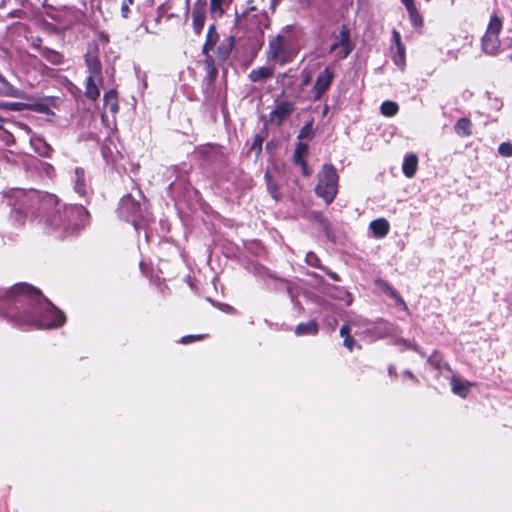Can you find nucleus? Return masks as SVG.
I'll return each mask as SVG.
<instances>
[{
    "instance_id": "a19ab883",
    "label": "nucleus",
    "mask_w": 512,
    "mask_h": 512,
    "mask_svg": "<svg viewBox=\"0 0 512 512\" xmlns=\"http://www.w3.org/2000/svg\"><path fill=\"white\" fill-rule=\"evenodd\" d=\"M312 121L305 123L298 134L299 139L311 138L312 137Z\"/></svg>"
},
{
    "instance_id": "f03ea898",
    "label": "nucleus",
    "mask_w": 512,
    "mask_h": 512,
    "mask_svg": "<svg viewBox=\"0 0 512 512\" xmlns=\"http://www.w3.org/2000/svg\"><path fill=\"white\" fill-rule=\"evenodd\" d=\"M0 316L23 330L56 329L66 322L65 314L40 290L26 283L0 289Z\"/></svg>"
},
{
    "instance_id": "680f3d73",
    "label": "nucleus",
    "mask_w": 512,
    "mask_h": 512,
    "mask_svg": "<svg viewBox=\"0 0 512 512\" xmlns=\"http://www.w3.org/2000/svg\"><path fill=\"white\" fill-rule=\"evenodd\" d=\"M388 372L390 375H396V369L393 365L389 366Z\"/></svg>"
},
{
    "instance_id": "bf43d9fd",
    "label": "nucleus",
    "mask_w": 512,
    "mask_h": 512,
    "mask_svg": "<svg viewBox=\"0 0 512 512\" xmlns=\"http://www.w3.org/2000/svg\"><path fill=\"white\" fill-rule=\"evenodd\" d=\"M403 374L405 376L409 377L410 379L414 380L415 382H418V380L416 379V377L414 376V374L410 370H405L403 372Z\"/></svg>"
},
{
    "instance_id": "72a5a7b5",
    "label": "nucleus",
    "mask_w": 512,
    "mask_h": 512,
    "mask_svg": "<svg viewBox=\"0 0 512 512\" xmlns=\"http://www.w3.org/2000/svg\"><path fill=\"white\" fill-rule=\"evenodd\" d=\"M409 19L414 28H421L423 26V18L417 8L407 11Z\"/></svg>"
},
{
    "instance_id": "a18cd8bd",
    "label": "nucleus",
    "mask_w": 512,
    "mask_h": 512,
    "mask_svg": "<svg viewBox=\"0 0 512 512\" xmlns=\"http://www.w3.org/2000/svg\"><path fill=\"white\" fill-rule=\"evenodd\" d=\"M30 108L33 111L39 112V113H47L50 109L49 106L45 103H35L30 106Z\"/></svg>"
},
{
    "instance_id": "f8f14e48",
    "label": "nucleus",
    "mask_w": 512,
    "mask_h": 512,
    "mask_svg": "<svg viewBox=\"0 0 512 512\" xmlns=\"http://www.w3.org/2000/svg\"><path fill=\"white\" fill-rule=\"evenodd\" d=\"M206 1L197 0L192 8V26L195 34L200 35L206 19Z\"/></svg>"
},
{
    "instance_id": "338daca9",
    "label": "nucleus",
    "mask_w": 512,
    "mask_h": 512,
    "mask_svg": "<svg viewBox=\"0 0 512 512\" xmlns=\"http://www.w3.org/2000/svg\"><path fill=\"white\" fill-rule=\"evenodd\" d=\"M255 142H256V143H259V145H262V142H261V141L259 142V140H258V139H255Z\"/></svg>"
},
{
    "instance_id": "a878e982",
    "label": "nucleus",
    "mask_w": 512,
    "mask_h": 512,
    "mask_svg": "<svg viewBox=\"0 0 512 512\" xmlns=\"http://www.w3.org/2000/svg\"><path fill=\"white\" fill-rule=\"evenodd\" d=\"M30 143L32 144V146L34 147L35 151L39 155L44 156V157H50L51 156V153H52L53 150H52L51 146L46 141H44L43 139H41L39 137L31 136L30 137Z\"/></svg>"
},
{
    "instance_id": "4468645a",
    "label": "nucleus",
    "mask_w": 512,
    "mask_h": 512,
    "mask_svg": "<svg viewBox=\"0 0 512 512\" xmlns=\"http://www.w3.org/2000/svg\"><path fill=\"white\" fill-rule=\"evenodd\" d=\"M309 146L307 143L298 142L296 144L294 154H293V162L296 166L301 168L302 175L308 177L311 175L312 171L309 169L307 162L305 160V156L308 154Z\"/></svg>"
},
{
    "instance_id": "4d7b16f0",
    "label": "nucleus",
    "mask_w": 512,
    "mask_h": 512,
    "mask_svg": "<svg viewBox=\"0 0 512 512\" xmlns=\"http://www.w3.org/2000/svg\"><path fill=\"white\" fill-rule=\"evenodd\" d=\"M401 3L405 6L407 11L416 8L414 0H401Z\"/></svg>"
},
{
    "instance_id": "ea45409f",
    "label": "nucleus",
    "mask_w": 512,
    "mask_h": 512,
    "mask_svg": "<svg viewBox=\"0 0 512 512\" xmlns=\"http://www.w3.org/2000/svg\"><path fill=\"white\" fill-rule=\"evenodd\" d=\"M498 153L503 157H512V143H501L498 147Z\"/></svg>"
},
{
    "instance_id": "c85d7f7f",
    "label": "nucleus",
    "mask_w": 512,
    "mask_h": 512,
    "mask_svg": "<svg viewBox=\"0 0 512 512\" xmlns=\"http://www.w3.org/2000/svg\"><path fill=\"white\" fill-rule=\"evenodd\" d=\"M95 76L89 75L86 79L85 95L90 100H97L100 96V90L95 82Z\"/></svg>"
},
{
    "instance_id": "774afa93",
    "label": "nucleus",
    "mask_w": 512,
    "mask_h": 512,
    "mask_svg": "<svg viewBox=\"0 0 512 512\" xmlns=\"http://www.w3.org/2000/svg\"><path fill=\"white\" fill-rule=\"evenodd\" d=\"M255 142H256V143H259V145H262V142H261V141L259 142V140H258V139H255Z\"/></svg>"
},
{
    "instance_id": "bb28decb",
    "label": "nucleus",
    "mask_w": 512,
    "mask_h": 512,
    "mask_svg": "<svg viewBox=\"0 0 512 512\" xmlns=\"http://www.w3.org/2000/svg\"><path fill=\"white\" fill-rule=\"evenodd\" d=\"M429 365H431L434 369L442 372L443 370H447L452 372L449 364L444 361L442 355L438 351H434L427 359Z\"/></svg>"
},
{
    "instance_id": "412c9836",
    "label": "nucleus",
    "mask_w": 512,
    "mask_h": 512,
    "mask_svg": "<svg viewBox=\"0 0 512 512\" xmlns=\"http://www.w3.org/2000/svg\"><path fill=\"white\" fill-rule=\"evenodd\" d=\"M274 75V68L271 66H262L252 69L248 75L251 82L265 81Z\"/></svg>"
},
{
    "instance_id": "4c0bfd02",
    "label": "nucleus",
    "mask_w": 512,
    "mask_h": 512,
    "mask_svg": "<svg viewBox=\"0 0 512 512\" xmlns=\"http://www.w3.org/2000/svg\"><path fill=\"white\" fill-rule=\"evenodd\" d=\"M393 60L397 66H404L405 48H404L403 44H399L396 46V52L394 54Z\"/></svg>"
},
{
    "instance_id": "79ce46f5",
    "label": "nucleus",
    "mask_w": 512,
    "mask_h": 512,
    "mask_svg": "<svg viewBox=\"0 0 512 512\" xmlns=\"http://www.w3.org/2000/svg\"><path fill=\"white\" fill-rule=\"evenodd\" d=\"M45 58L53 63V64H58L61 62L62 60V56L61 54H59L58 52L56 51H53V50H49L46 54H45Z\"/></svg>"
},
{
    "instance_id": "473e14b6",
    "label": "nucleus",
    "mask_w": 512,
    "mask_h": 512,
    "mask_svg": "<svg viewBox=\"0 0 512 512\" xmlns=\"http://www.w3.org/2000/svg\"><path fill=\"white\" fill-rule=\"evenodd\" d=\"M264 178H265V181H266V185H267V189L271 195V197L275 200H279L280 199V193H279V188H278V185L275 181H273L271 175L269 174V172H266L265 175H264Z\"/></svg>"
},
{
    "instance_id": "b1692460",
    "label": "nucleus",
    "mask_w": 512,
    "mask_h": 512,
    "mask_svg": "<svg viewBox=\"0 0 512 512\" xmlns=\"http://www.w3.org/2000/svg\"><path fill=\"white\" fill-rule=\"evenodd\" d=\"M329 296L333 299L342 301L346 306L351 305L353 302L352 295L343 287L332 286L330 288Z\"/></svg>"
},
{
    "instance_id": "f257e3e1",
    "label": "nucleus",
    "mask_w": 512,
    "mask_h": 512,
    "mask_svg": "<svg viewBox=\"0 0 512 512\" xmlns=\"http://www.w3.org/2000/svg\"><path fill=\"white\" fill-rule=\"evenodd\" d=\"M10 205L19 224L29 221L59 239L78 235L90 223L84 206L61 204L55 195L37 190H16Z\"/></svg>"
},
{
    "instance_id": "6e6d98bb",
    "label": "nucleus",
    "mask_w": 512,
    "mask_h": 512,
    "mask_svg": "<svg viewBox=\"0 0 512 512\" xmlns=\"http://www.w3.org/2000/svg\"><path fill=\"white\" fill-rule=\"evenodd\" d=\"M340 335L343 338H345L346 336H351L350 335V328H349L348 324L342 325V327L340 328Z\"/></svg>"
},
{
    "instance_id": "5701e85b",
    "label": "nucleus",
    "mask_w": 512,
    "mask_h": 512,
    "mask_svg": "<svg viewBox=\"0 0 512 512\" xmlns=\"http://www.w3.org/2000/svg\"><path fill=\"white\" fill-rule=\"evenodd\" d=\"M319 332L318 323L315 320H309L308 322L299 323L294 330L297 336H315Z\"/></svg>"
},
{
    "instance_id": "ddd939ff",
    "label": "nucleus",
    "mask_w": 512,
    "mask_h": 512,
    "mask_svg": "<svg viewBox=\"0 0 512 512\" xmlns=\"http://www.w3.org/2000/svg\"><path fill=\"white\" fill-rule=\"evenodd\" d=\"M85 64L90 75L95 76L100 84L103 82L102 65L97 49H89L85 54Z\"/></svg>"
},
{
    "instance_id": "58836bf2",
    "label": "nucleus",
    "mask_w": 512,
    "mask_h": 512,
    "mask_svg": "<svg viewBox=\"0 0 512 512\" xmlns=\"http://www.w3.org/2000/svg\"><path fill=\"white\" fill-rule=\"evenodd\" d=\"M210 11L213 15L222 16L224 14L223 0H210Z\"/></svg>"
},
{
    "instance_id": "603ef678",
    "label": "nucleus",
    "mask_w": 512,
    "mask_h": 512,
    "mask_svg": "<svg viewBox=\"0 0 512 512\" xmlns=\"http://www.w3.org/2000/svg\"><path fill=\"white\" fill-rule=\"evenodd\" d=\"M324 322L328 325L329 328H331V330H334L335 327L337 326V319L335 317H326L324 319Z\"/></svg>"
},
{
    "instance_id": "69168bd1",
    "label": "nucleus",
    "mask_w": 512,
    "mask_h": 512,
    "mask_svg": "<svg viewBox=\"0 0 512 512\" xmlns=\"http://www.w3.org/2000/svg\"><path fill=\"white\" fill-rule=\"evenodd\" d=\"M255 142H256V143H259V145H262V142H261V141L259 142V140H258V139H255Z\"/></svg>"
},
{
    "instance_id": "f3484780",
    "label": "nucleus",
    "mask_w": 512,
    "mask_h": 512,
    "mask_svg": "<svg viewBox=\"0 0 512 512\" xmlns=\"http://www.w3.org/2000/svg\"><path fill=\"white\" fill-rule=\"evenodd\" d=\"M0 95L5 97L29 99V96L21 89L13 86L3 75L0 78Z\"/></svg>"
},
{
    "instance_id": "20e7f679",
    "label": "nucleus",
    "mask_w": 512,
    "mask_h": 512,
    "mask_svg": "<svg viewBox=\"0 0 512 512\" xmlns=\"http://www.w3.org/2000/svg\"><path fill=\"white\" fill-rule=\"evenodd\" d=\"M138 197L142 199L143 202H140V200L136 199L131 194L124 195L118 207L119 217L132 223L137 232L140 229H145L151 219V214L146 206V200L140 190H138Z\"/></svg>"
},
{
    "instance_id": "c9c22d12",
    "label": "nucleus",
    "mask_w": 512,
    "mask_h": 512,
    "mask_svg": "<svg viewBox=\"0 0 512 512\" xmlns=\"http://www.w3.org/2000/svg\"><path fill=\"white\" fill-rule=\"evenodd\" d=\"M232 47H233V39L230 38L227 44H221L218 47V49H217L218 57L221 60L227 59L231 53Z\"/></svg>"
},
{
    "instance_id": "6e6552de",
    "label": "nucleus",
    "mask_w": 512,
    "mask_h": 512,
    "mask_svg": "<svg viewBox=\"0 0 512 512\" xmlns=\"http://www.w3.org/2000/svg\"><path fill=\"white\" fill-rule=\"evenodd\" d=\"M194 155L203 160L207 164H223L225 156L221 148L217 145L205 144L200 145L194 150Z\"/></svg>"
},
{
    "instance_id": "09e8293b",
    "label": "nucleus",
    "mask_w": 512,
    "mask_h": 512,
    "mask_svg": "<svg viewBox=\"0 0 512 512\" xmlns=\"http://www.w3.org/2000/svg\"><path fill=\"white\" fill-rule=\"evenodd\" d=\"M25 106V104L20 102H11L5 105V107L9 108L12 111H21Z\"/></svg>"
},
{
    "instance_id": "052dcab7",
    "label": "nucleus",
    "mask_w": 512,
    "mask_h": 512,
    "mask_svg": "<svg viewBox=\"0 0 512 512\" xmlns=\"http://www.w3.org/2000/svg\"><path fill=\"white\" fill-rule=\"evenodd\" d=\"M45 170H46V173L47 174H50V172H52L54 170L53 166L49 163H45Z\"/></svg>"
},
{
    "instance_id": "49530a36",
    "label": "nucleus",
    "mask_w": 512,
    "mask_h": 512,
    "mask_svg": "<svg viewBox=\"0 0 512 512\" xmlns=\"http://www.w3.org/2000/svg\"><path fill=\"white\" fill-rule=\"evenodd\" d=\"M343 345L350 351L353 350L356 345V341L352 336H346L343 340Z\"/></svg>"
},
{
    "instance_id": "0e129e2a",
    "label": "nucleus",
    "mask_w": 512,
    "mask_h": 512,
    "mask_svg": "<svg viewBox=\"0 0 512 512\" xmlns=\"http://www.w3.org/2000/svg\"><path fill=\"white\" fill-rule=\"evenodd\" d=\"M4 123V119L0 117V129H2Z\"/></svg>"
},
{
    "instance_id": "cd10ccee",
    "label": "nucleus",
    "mask_w": 512,
    "mask_h": 512,
    "mask_svg": "<svg viewBox=\"0 0 512 512\" xmlns=\"http://www.w3.org/2000/svg\"><path fill=\"white\" fill-rule=\"evenodd\" d=\"M104 107L109 109L111 113H117L119 110L117 92L114 89L107 91L103 97Z\"/></svg>"
},
{
    "instance_id": "e2e57ef3",
    "label": "nucleus",
    "mask_w": 512,
    "mask_h": 512,
    "mask_svg": "<svg viewBox=\"0 0 512 512\" xmlns=\"http://www.w3.org/2000/svg\"><path fill=\"white\" fill-rule=\"evenodd\" d=\"M306 274L309 275V276L315 277V278H319L318 274L315 273V272H309L308 271Z\"/></svg>"
},
{
    "instance_id": "c756f323",
    "label": "nucleus",
    "mask_w": 512,
    "mask_h": 512,
    "mask_svg": "<svg viewBox=\"0 0 512 512\" xmlns=\"http://www.w3.org/2000/svg\"><path fill=\"white\" fill-rule=\"evenodd\" d=\"M472 123L470 119L463 117L460 118L455 124V132L460 136H470L472 134Z\"/></svg>"
},
{
    "instance_id": "e433bc0d",
    "label": "nucleus",
    "mask_w": 512,
    "mask_h": 512,
    "mask_svg": "<svg viewBox=\"0 0 512 512\" xmlns=\"http://www.w3.org/2000/svg\"><path fill=\"white\" fill-rule=\"evenodd\" d=\"M155 5V0H142L140 4H138L137 9L143 16V21L146 20L149 15V10L153 8Z\"/></svg>"
},
{
    "instance_id": "7ed1b4c3",
    "label": "nucleus",
    "mask_w": 512,
    "mask_h": 512,
    "mask_svg": "<svg viewBox=\"0 0 512 512\" xmlns=\"http://www.w3.org/2000/svg\"><path fill=\"white\" fill-rule=\"evenodd\" d=\"M297 51L296 37L287 26L279 34L269 39L266 55L268 61L284 66L292 62Z\"/></svg>"
},
{
    "instance_id": "c03bdc74",
    "label": "nucleus",
    "mask_w": 512,
    "mask_h": 512,
    "mask_svg": "<svg viewBox=\"0 0 512 512\" xmlns=\"http://www.w3.org/2000/svg\"><path fill=\"white\" fill-rule=\"evenodd\" d=\"M204 338V335L197 334V335H185L180 339V343L182 344H189L196 340H201Z\"/></svg>"
},
{
    "instance_id": "8fccbe9b",
    "label": "nucleus",
    "mask_w": 512,
    "mask_h": 512,
    "mask_svg": "<svg viewBox=\"0 0 512 512\" xmlns=\"http://www.w3.org/2000/svg\"><path fill=\"white\" fill-rule=\"evenodd\" d=\"M1 139L6 143V144H12L14 143V136L11 132L7 131V130H4L3 131V134L1 135Z\"/></svg>"
},
{
    "instance_id": "0eeeda50",
    "label": "nucleus",
    "mask_w": 512,
    "mask_h": 512,
    "mask_svg": "<svg viewBox=\"0 0 512 512\" xmlns=\"http://www.w3.org/2000/svg\"><path fill=\"white\" fill-rule=\"evenodd\" d=\"M353 48L350 31L343 25L339 35L336 36V41L330 46L329 53L334 54L336 60H343L348 57Z\"/></svg>"
},
{
    "instance_id": "aec40b11",
    "label": "nucleus",
    "mask_w": 512,
    "mask_h": 512,
    "mask_svg": "<svg viewBox=\"0 0 512 512\" xmlns=\"http://www.w3.org/2000/svg\"><path fill=\"white\" fill-rule=\"evenodd\" d=\"M452 392L461 398H466L472 384L453 375L450 379Z\"/></svg>"
},
{
    "instance_id": "f704fd0d",
    "label": "nucleus",
    "mask_w": 512,
    "mask_h": 512,
    "mask_svg": "<svg viewBox=\"0 0 512 512\" xmlns=\"http://www.w3.org/2000/svg\"><path fill=\"white\" fill-rule=\"evenodd\" d=\"M305 262L307 265L321 270H326V267L321 265L319 257L312 251L308 252L305 256Z\"/></svg>"
},
{
    "instance_id": "13d9d810",
    "label": "nucleus",
    "mask_w": 512,
    "mask_h": 512,
    "mask_svg": "<svg viewBox=\"0 0 512 512\" xmlns=\"http://www.w3.org/2000/svg\"><path fill=\"white\" fill-rule=\"evenodd\" d=\"M333 281H340V277L337 273L330 271L328 268L323 270Z\"/></svg>"
},
{
    "instance_id": "a211bd4d",
    "label": "nucleus",
    "mask_w": 512,
    "mask_h": 512,
    "mask_svg": "<svg viewBox=\"0 0 512 512\" xmlns=\"http://www.w3.org/2000/svg\"><path fill=\"white\" fill-rule=\"evenodd\" d=\"M375 284L383 293L394 299L396 305L401 306L405 310L407 309L404 299L387 281L378 279L375 281Z\"/></svg>"
},
{
    "instance_id": "2eb2a0df",
    "label": "nucleus",
    "mask_w": 512,
    "mask_h": 512,
    "mask_svg": "<svg viewBox=\"0 0 512 512\" xmlns=\"http://www.w3.org/2000/svg\"><path fill=\"white\" fill-rule=\"evenodd\" d=\"M367 335L372 341L384 339L394 333V326L386 321H380L372 328L367 329Z\"/></svg>"
},
{
    "instance_id": "de8ad7c7",
    "label": "nucleus",
    "mask_w": 512,
    "mask_h": 512,
    "mask_svg": "<svg viewBox=\"0 0 512 512\" xmlns=\"http://www.w3.org/2000/svg\"><path fill=\"white\" fill-rule=\"evenodd\" d=\"M206 71V79L209 81V83H212L216 79L217 69L215 68V66H211V68L206 69Z\"/></svg>"
},
{
    "instance_id": "4be33fe9",
    "label": "nucleus",
    "mask_w": 512,
    "mask_h": 512,
    "mask_svg": "<svg viewBox=\"0 0 512 512\" xmlns=\"http://www.w3.org/2000/svg\"><path fill=\"white\" fill-rule=\"evenodd\" d=\"M418 167V157L414 153L405 155L402 163V172L407 178H412Z\"/></svg>"
},
{
    "instance_id": "423d86ee",
    "label": "nucleus",
    "mask_w": 512,
    "mask_h": 512,
    "mask_svg": "<svg viewBox=\"0 0 512 512\" xmlns=\"http://www.w3.org/2000/svg\"><path fill=\"white\" fill-rule=\"evenodd\" d=\"M503 22L496 13L490 17L485 34L482 37L481 45L485 54L495 56L500 49L499 34L502 29Z\"/></svg>"
},
{
    "instance_id": "dca6fc26",
    "label": "nucleus",
    "mask_w": 512,
    "mask_h": 512,
    "mask_svg": "<svg viewBox=\"0 0 512 512\" xmlns=\"http://www.w3.org/2000/svg\"><path fill=\"white\" fill-rule=\"evenodd\" d=\"M0 95L5 97L29 99V96L21 89L13 86L3 75L0 78Z\"/></svg>"
},
{
    "instance_id": "2f4dec72",
    "label": "nucleus",
    "mask_w": 512,
    "mask_h": 512,
    "mask_svg": "<svg viewBox=\"0 0 512 512\" xmlns=\"http://www.w3.org/2000/svg\"><path fill=\"white\" fill-rule=\"evenodd\" d=\"M393 344L394 345H402L406 349H411V350L417 352L422 357L425 356L424 351L413 341H410V340H407V339H404V338H396L393 341Z\"/></svg>"
},
{
    "instance_id": "3c124183",
    "label": "nucleus",
    "mask_w": 512,
    "mask_h": 512,
    "mask_svg": "<svg viewBox=\"0 0 512 512\" xmlns=\"http://www.w3.org/2000/svg\"><path fill=\"white\" fill-rule=\"evenodd\" d=\"M16 127L27 135H30L32 133L31 128L25 123L18 122L16 123Z\"/></svg>"
},
{
    "instance_id": "7c9ffc66",
    "label": "nucleus",
    "mask_w": 512,
    "mask_h": 512,
    "mask_svg": "<svg viewBox=\"0 0 512 512\" xmlns=\"http://www.w3.org/2000/svg\"><path fill=\"white\" fill-rule=\"evenodd\" d=\"M398 110V104L394 101H384L380 106L381 113L387 117L395 116Z\"/></svg>"
},
{
    "instance_id": "9b49d317",
    "label": "nucleus",
    "mask_w": 512,
    "mask_h": 512,
    "mask_svg": "<svg viewBox=\"0 0 512 512\" xmlns=\"http://www.w3.org/2000/svg\"><path fill=\"white\" fill-rule=\"evenodd\" d=\"M333 79L334 73L330 70L329 67H326L318 74L312 90L315 100H319L323 94L326 93V91L331 86Z\"/></svg>"
},
{
    "instance_id": "1a4fd4ad",
    "label": "nucleus",
    "mask_w": 512,
    "mask_h": 512,
    "mask_svg": "<svg viewBox=\"0 0 512 512\" xmlns=\"http://www.w3.org/2000/svg\"><path fill=\"white\" fill-rule=\"evenodd\" d=\"M275 108L269 114V121L280 125L295 110V104L292 101L276 98L274 100Z\"/></svg>"
},
{
    "instance_id": "393cba45",
    "label": "nucleus",
    "mask_w": 512,
    "mask_h": 512,
    "mask_svg": "<svg viewBox=\"0 0 512 512\" xmlns=\"http://www.w3.org/2000/svg\"><path fill=\"white\" fill-rule=\"evenodd\" d=\"M219 40V35L216 32L215 24H211L206 34V40L202 48V53L207 54L214 49L215 45Z\"/></svg>"
},
{
    "instance_id": "37998d69",
    "label": "nucleus",
    "mask_w": 512,
    "mask_h": 512,
    "mask_svg": "<svg viewBox=\"0 0 512 512\" xmlns=\"http://www.w3.org/2000/svg\"><path fill=\"white\" fill-rule=\"evenodd\" d=\"M134 0H123L121 4V15L123 18H128L130 13V6L133 4Z\"/></svg>"
},
{
    "instance_id": "6ab92c4d",
    "label": "nucleus",
    "mask_w": 512,
    "mask_h": 512,
    "mask_svg": "<svg viewBox=\"0 0 512 512\" xmlns=\"http://www.w3.org/2000/svg\"><path fill=\"white\" fill-rule=\"evenodd\" d=\"M369 228L375 238H383L389 233L390 225L386 219L378 218L370 222Z\"/></svg>"
},
{
    "instance_id": "39448f33",
    "label": "nucleus",
    "mask_w": 512,
    "mask_h": 512,
    "mask_svg": "<svg viewBox=\"0 0 512 512\" xmlns=\"http://www.w3.org/2000/svg\"><path fill=\"white\" fill-rule=\"evenodd\" d=\"M317 180L316 195L321 197L326 204L332 203L338 192L339 176L335 167L330 163L324 164L318 172Z\"/></svg>"
},
{
    "instance_id": "864d4df0",
    "label": "nucleus",
    "mask_w": 512,
    "mask_h": 512,
    "mask_svg": "<svg viewBox=\"0 0 512 512\" xmlns=\"http://www.w3.org/2000/svg\"><path fill=\"white\" fill-rule=\"evenodd\" d=\"M205 56L204 64L205 68H211V66H214V59L210 55V52H207V54H203Z\"/></svg>"
},
{
    "instance_id": "5fc2aeb1",
    "label": "nucleus",
    "mask_w": 512,
    "mask_h": 512,
    "mask_svg": "<svg viewBox=\"0 0 512 512\" xmlns=\"http://www.w3.org/2000/svg\"><path fill=\"white\" fill-rule=\"evenodd\" d=\"M392 42L395 46L399 45V44H402L401 42V35L398 31L396 30H393V33H392Z\"/></svg>"
},
{
    "instance_id": "9d476101",
    "label": "nucleus",
    "mask_w": 512,
    "mask_h": 512,
    "mask_svg": "<svg viewBox=\"0 0 512 512\" xmlns=\"http://www.w3.org/2000/svg\"><path fill=\"white\" fill-rule=\"evenodd\" d=\"M71 182L74 192L80 197H86L90 193V183L86 176V172L82 167L74 168L73 175L71 176Z\"/></svg>"
}]
</instances>
